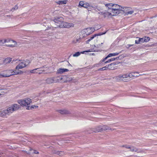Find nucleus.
Here are the masks:
<instances>
[{"label": "nucleus", "instance_id": "nucleus-1", "mask_svg": "<svg viewBox=\"0 0 157 157\" xmlns=\"http://www.w3.org/2000/svg\"><path fill=\"white\" fill-rule=\"evenodd\" d=\"M54 21L57 26L55 28H69L74 26V25L72 23L64 22L63 18L61 17L55 18L54 19Z\"/></svg>", "mask_w": 157, "mask_h": 157}, {"label": "nucleus", "instance_id": "nucleus-2", "mask_svg": "<svg viewBox=\"0 0 157 157\" xmlns=\"http://www.w3.org/2000/svg\"><path fill=\"white\" fill-rule=\"evenodd\" d=\"M114 130V129L111 128L109 126L106 125H101L98 126L95 128L92 129H90L88 131V133H90L92 132H99L107 130H111L113 131Z\"/></svg>", "mask_w": 157, "mask_h": 157}, {"label": "nucleus", "instance_id": "nucleus-3", "mask_svg": "<svg viewBox=\"0 0 157 157\" xmlns=\"http://www.w3.org/2000/svg\"><path fill=\"white\" fill-rule=\"evenodd\" d=\"M62 79V78L60 77H56L53 78H49L45 80L46 82L48 84L54 83H56L59 82Z\"/></svg>", "mask_w": 157, "mask_h": 157}, {"label": "nucleus", "instance_id": "nucleus-4", "mask_svg": "<svg viewBox=\"0 0 157 157\" xmlns=\"http://www.w3.org/2000/svg\"><path fill=\"white\" fill-rule=\"evenodd\" d=\"M18 103L22 106H26L30 104L32 102L30 98H25L24 99L19 100Z\"/></svg>", "mask_w": 157, "mask_h": 157}, {"label": "nucleus", "instance_id": "nucleus-5", "mask_svg": "<svg viewBox=\"0 0 157 157\" xmlns=\"http://www.w3.org/2000/svg\"><path fill=\"white\" fill-rule=\"evenodd\" d=\"M115 79L118 81L126 82L127 80L126 74L123 75L120 74L114 77Z\"/></svg>", "mask_w": 157, "mask_h": 157}, {"label": "nucleus", "instance_id": "nucleus-6", "mask_svg": "<svg viewBox=\"0 0 157 157\" xmlns=\"http://www.w3.org/2000/svg\"><path fill=\"white\" fill-rule=\"evenodd\" d=\"M4 77H9L14 75V70L9 69L3 71Z\"/></svg>", "mask_w": 157, "mask_h": 157}, {"label": "nucleus", "instance_id": "nucleus-7", "mask_svg": "<svg viewBox=\"0 0 157 157\" xmlns=\"http://www.w3.org/2000/svg\"><path fill=\"white\" fill-rule=\"evenodd\" d=\"M7 40L6 43H7L8 44L6 45V46L14 47L17 45V43L15 41L9 39H7Z\"/></svg>", "mask_w": 157, "mask_h": 157}, {"label": "nucleus", "instance_id": "nucleus-8", "mask_svg": "<svg viewBox=\"0 0 157 157\" xmlns=\"http://www.w3.org/2000/svg\"><path fill=\"white\" fill-rule=\"evenodd\" d=\"M105 6L108 7V9H114L117 8H123V7L117 4H113L112 3L107 4L105 5Z\"/></svg>", "mask_w": 157, "mask_h": 157}, {"label": "nucleus", "instance_id": "nucleus-9", "mask_svg": "<svg viewBox=\"0 0 157 157\" xmlns=\"http://www.w3.org/2000/svg\"><path fill=\"white\" fill-rule=\"evenodd\" d=\"M110 10V11L112 12L113 16L116 15L117 14H119L120 13V11L122 10V8H117L114 9H109Z\"/></svg>", "mask_w": 157, "mask_h": 157}, {"label": "nucleus", "instance_id": "nucleus-10", "mask_svg": "<svg viewBox=\"0 0 157 157\" xmlns=\"http://www.w3.org/2000/svg\"><path fill=\"white\" fill-rule=\"evenodd\" d=\"M110 11V10L108 9L107 11H105L104 17L110 18L112 17L113 15L112 14V12Z\"/></svg>", "mask_w": 157, "mask_h": 157}, {"label": "nucleus", "instance_id": "nucleus-11", "mask_svg": "<svg viewBox=\"0 0 157 157\" xmlns=\"http://www.w3.org/2000/svg\"><path fill=\"white\" fill-rule=\"evenodd\" d=\"M129 149V151L132 152H137L138 153H141L144 152L142 150H138L136 148L130 146H129V148H128Z\"/></svg>", "mask_w": 157, "mask_h": 157}, {"label": "nucleus", "instance_id": "nucleus-12", "mask_svg": "<svg viewBox=\"0 0 157 157\" xmlns=\"http://www.w3.org/2000/svg\"><path fill=\"white\" fill-rule=\"evenodd\" d=\"M88 11H91L93 10H96V11H99L100 10L98 8L97 6H92L90 4H89L87 8Z\"/></svg>", "mask_w": 157, "mask_h": 157}, {"label": "nucleus", "instance_id": "nucleus-13", "mask_svg": "<svg viewBox=\"0 0 157 157\" xmlns=\"http://www.w3.org/2000/svg\"><path fill=\"white\" fill-rule=\"evenodd\" d=\"M45 66H43V67H41L40 68H36V69H34L33 70H31L30 71V73H37V72L36 71L38 70L39 71H42L39 72V74H41L42 73H44V70H42V69L43 68H45Z\"/></svg>", "mask_w": 157, "mask_h": 157}, {"label": "nucleus", "instance_id": "nucleus-14", "mask_svg": "<svg viewBox=\"0 0 157 157\" xmlns=\"http://www.w3.org/2000/svg\"><path fill=\"white\" fill-rule=\"evenodd\" d=\"M85 33L87 35H89L93 33L95 31L94 28H88L85 29Z\"/></svg>", "mask_w": 157, "mask_h": 157}, {"label": "nucleus", "instance_id": "nucleus-15", "mask_svg": "<svg viewBox=\"0 0 157 157\" xmlns=\"http://www.w3.org/2000/svg\"><path fill=\"white\" fill-rule=\"evenodd\" d=\"M12 108L11 106L9 107L6 110H4V112L6 114H9L12 113L14 111Z\"/></svg>", "mask_w": 157, "mask_h": 157}, {"label": "nucleus", "instance_id": "nucleus-16", "mask_svg": "<svg viewBox=\"0 0 157 157\" xmlns=\"http://www.w3.org/2000/svg\"><path fill=\"white\" fill-rule=\"evenodd\" d=\"M106 33V32H105L104 33H97V34H94V35H93L90 38V39H89L87 40L86 41V42L87 43H88L89 42L92 40L93 39L94 37L96 36H100V35H102V34H105Z\"/></svg>", "mask_w": 157, "mask_h": 157}, {"label": "nucleus", "instance_id": "nucleus-17", "mask_svg": "<svg viewBox=\"0 0 157 157\" xmlns=\"http://www.w3.org/2000/svg\"><path fill=\"white\" fill-rule=\"evenodd\" d=\"M69 70L67 69L60 68L57 70L56 73L58 74H62L64 72H67Z\"/></svg>", "mask_w": 157, "mask_h": 157}, {"label": "nucleus", "instance_id": "nucleus-18", "mask_svg": "<svg viewBox=\"0 0 157 157\" xmlns=\"http://www.w3.org/2000/svg\"><path fill=\"white\" fill-rule=\"evenodd\" d=\"M30 63L29 60L25 61L22 60L20 63L21 64V65L23 66V68L26 66L28 64Z\"/></svg>", "mask_w": 157, "mask_h": 157}, {"label": "nucleus", "instance_id": "nucleus-19", "mask_svg": "<svg viewBox=\"0 0 157 157\" xmlns=\"http://www.w3.org/2000/svg\"><path fill=\"white\" fill-rule=\"evenodd\" d=\"M118 64V62H117L116 63H113L108 65H107L108 67V69L110 70L113 69V68H114V66Z\"/></svg>", "mask_w": 157, "mask_h": 157}, {"label": "nucleus", "instance_id": "nucleus-20", "mask_svg": "<svg viewBox=\"0 0 157 157\" xmlns=\"http://www.w3.org/2000/svg\"><path fill=\"white\" fill-rule=\"evenodd\" d=\"M53 153L60 156H62L65 154V152L64 151H59L57 150H55L53 152Z\"/></svg>", "mask_w": 157, "mask_h": 157}, {"label": "nucleus", "instance_id": "nucleus-21", "mask_svg": "<svg viewBox=\"0 0 157 157\" xmlns=\"http://www.w3.org/2000/svg\"><path fill=\"white\" fill-rule=\"evenodd\" d=\"M59 112L62 114H69L70 113V112L69 111L64 109V110H60L58 111Z\"/></svg>", "mask_w": 157, "mask_h": 157}, {"label": "nucleus", "instance_id": "nucleus-22", "mask_svg": "<svg viewBox=\"0 0 157 157\" xmlns=\"http://www.w3.org/2000/svg\"><path fill=\"white\" fill-rule=\"evenodd\" d=\"M132 73L133 78L138 77L140 76H141L142 75H146L145 74H139V73L138 72H132Z\"/></svg>", "mask_w": 157, "mask_h": 157}, {"label": "nucleus", "instance_id": "nucleus-23", "mask_svg": "<svg viewBox=\"0 0 157 157\" xmlns=\"http://www.w3.org/2000/svg\"><path fill=\"white\" fill-rule=\"evenodd\" d=\"M11 61V58H7L3 60V63L6 64L7 63H10Z\"/></svg>", "mask_w": 157, "mask_h": 157}, {"label": "nucleus", "instance_id": "nucleus-24", "mask_svg": "<svg viewBox=\"0 0 157 157\" xmlns=\"http://www.w3.org/2000/svg\"><path fill=\"white\" fill-rule=\"evenodd\" d=\"M12 107L13 111L17 110L20 108V106L17 104H14L11 106Z\"/></svg>", "mask_w": 157, "mask_h": 157}, {"label": "nucleus", "instance_id": "nucleus-25", "mask_svg": "<svg viewBox=\"0 0 157 157\" xmlns=\"http://www.w3.org/2000/svg\"><path fill=\"white\" fill-rule=\"evenodd\" d=\"M17 70L15 69L14 70V75H17L19 74H21L23 73V71L20 70H18L17 71Z\"/></svg>", "mask_w": 157, "mask_h": 157}, {"label": "nucleus", "instance_id": "nucleus-26", "mask_svg": "<svg viewBox=\"0 0 157 157\" xmlns=\"http://www.w3.org/2000/svg\"><path fill=\"white\" fill-rule=\"evenodd\" d=\"M7 39L0 40V46H4L5 43H6Z\"/></svg>", "mask_w": 157, "mask_h": 157}, {"label": "nucleus", "instance_id": "nucleus-27", "mask_svg": "<svg viewBox=\"0 0 157 157\" xmlns=\"http://www.w3.org/2000/svg\"><path fill=\"white\" fill-rule=\"evenodd\" d=\"M126 74V75L127 78L128 77L130 78H133L132 72H131L130 73H128Z\"/></svg>", "mask_w": 157, "mask_h": 157}, {"label": "nucleus", "instance_id": "nucleus-28", "mask_svg": "<svg viewBox=\"0 0 157 157\" xmlns=\"http://www.w3.org/2000/svg\"><path fill=\"white\" fill-rule=\"evenodd\" d=\"M130 8L127 7H123L122 10L121 11H123L125 14L126 12L129 10Z\"/></svg>", "mask_w": 157, "mask_h": 157}, {"label": "nucleus", "instance_id": "nucleus-29", "mask_svg": "<svg viewBox=\"0 0 157 157\" xmlns=\"http://www.w3.org/2000/svg\"><path fill=\"white\" fill-rule=\"evenodd\" d=\"M23 66L21 65V64L19 63V64L16 67L15 69L16 70H19V69H21L22 68H23Z\"/></svg>", "mask_w": 157, "mask_h": 157}, {"label": "nucleus", "instance_id": "nucleus-30", "mask_svg": "<svg viewBox=\"0 0 157 157\" xmlns=\"http://www.w3.org/2000/svg\"><path fill=\"white\" fill-rule=\"evenodd\" d=\"M114 60H115V59H114V58H113L111 59H108L107 61H105V62L104 63L105 64H106V63H109L110 62L112 61H114Z\"/></svg>", "mask_w": 157, "mask_h": 157}, {"label": "nucleus", "instance_id": "nucleus-31", "mask_svg": "<svg viewBox=\"0 0 157 157\" xmlns=\"http://www.w3.org/2000/svg\"><path fill=\"white\" fill-rule=\"evenodd\" d=\"M120 147L122 148L124 147L127 149H128V148H129V145L127 144L121 145L120 146Z\"/></svg>", "mask_w": 157, "mask_h": 157}, {"label": "nucleus", "instance_id": "nucleus-32", "mask_svg": "<svg viewBox=\"0 0 157 157\" xmlns=\"http://www.w3.org/2000/svg\"><path fill=\"white\" fill-rule=\"evenodd\" d=\"M120 53V52L119 53H110L109 54V56H110V55H111L110 56V57H111L113 56H117V55H118Z\"/></svg>", "mask_w": 157, "mask_h": 157}, {"label": "nucleus", "instance_id": "nucleus-33", "mask_svg": "<svg viewBox=\"0 0 157 157\" xmlns=\"http://www.w3.org/2000/svg\"><path fill=\"white\" fill-rule=\"evenodd\" d=\"M18 8V7L17 5H16L10 10V11L13 12L14 10H17Z\"/></svg>", "mask_w": 157, "mask_h": 157}, {"label": "nucleus", "instance_id": "nucleus-34", "mask_svg": "<svg viewBox=\"0 0 157 157\" xmlns=\"http://www.w3.org/2000/svg\"><path fill=\"white\" fill-rule=\"evenodd\" d=\"M80 53L79 52H77L73 55V57H77L79 56Z\"/></svg>", "mask_w": 157, "mask_h": 157}, {"label": "nucleus", "instance_id": "nucleus-35", "mask_svg": "<svg viewBox=\"0 0 157 157\" xmlns=\"http://www.w3.org/2000/svg\"><path fill=\"white\" fill-rule=\"evenodd\" d=\"M90 3L87 2L84 3V6L83 7L84 8L87 9Z\"/></svg>", "mask_w": 157, "mask_h": 157}, {"label": "nucleus", "instance_id": "nucleus-36", "mask_svg": "<svg viewBox=\"0 0 157 157\" xmlns=\"http://www.w3.org/2000/svg\"><path fill=\"white\" fill-rule=\"evenodd\" d=\"M110 56L109 55L106 56V57L105 58H104V59H103L102 60V62H104L105 63V61L109 57H110V56L111 55H110Z\"/></svg>", "mask_w": 157, "mask_h": 157}, {"label": "nucleus", "instance_id": "nucleus-37", "mask_svg": "<svg viewBox=\"0 0 157 157\" xmlns=\"http://www.w3.org/2000/svg\"><path fill=\"white\" fill-rule=\"evenodd\" d=\"M107 69H108L107 66H106L105 67H103L102 68L99 69V70H104Z\"/></svg>", "mask_w": 157, "mask_h": 157}, {"label": "nucleus", "instance_id": "nucleus-38", "mask_svg": "<svg viewBox=\"0 0 157 157\" xmlns=\"http://www.w3.org/2000/svg\"><path fill=\"white\" fill-rule=\"evenodd\" d=\"M134 11H129L128 10V12H126V15H128V14H132L133 13Z\"/></svg>", "mask_w": 157, "mask_h": 157}, {"label": "nucleus", "instance_id": "nucleus-39", "mask_svg": "<svg viewBox=\"0 0 157 157\" xmlns=\"http://www.w3.org/2000/svg\"><path fill=\"white\" fill-rule=\"evenodd\" d=\"M144 39L145 42H147L150 40V38L148 37H144Z\"/></svg>", "mask_w": 157, "mask_h": 157}, {"label": "nucleus", "instance_id": "nucleus-40", "mask_svg": "<svg viewBox=\"0 0 157 157\" xmlns=\"http://www.w3.org/2000/svg\"><path fill=\"white\" fill-rule=\"evenodd\" d=\"M67 0H64L63 1H61V5L65 4L67 3Z\"/></svg>", "mask_w": 157, "mask_h": 157}, {"label": "nucleus", "instance_id": "nucleus-41", "mask_svg": "<svg viewBox=\"0 0 157 157\" xmlns=\"http://www.w3.org/2000/svg\"><path fill=\"white\" fill-rule=\"evenodd\" d=\"M135 43L136 44H139L140 43H141L140 38H139V39L138 40H136Z\"/></svg>", "mask_w": 157, "mask_h": 157}, {"label": "nucleus", "instance_id": "nucleus-42", "mask_svg": "<svg viewBox=\"0 0 157 157\" xmlns=\"http://www.w3.org/2000/svg\"><path fill=\"white\" fill-rule=\"evenodd\" d=\"M5 90V89H0V95L4 94V90Z\"/></svg>", "mask_w": 157, "mask_h": 157}, {"label": "nucleus", "instance_id": "nucleus-43", "mask_svg": "<svg viewBox=\"0 0 157 157\" xmlns=\"http://www.w3.org/2000/svg\"><path fill=\"white\" fill-rule=\"evenodd\" d=\"M84 3L82 1H80V2L79 4V6H81V7H83L84 6Z\"/></svg>", "mask_w": 157, "mask_h": 157}, {"label": "nucleus", "instance_id": "nucleus-44", "mask_svg": "<svg viewBox=\"0 0 157 157\" xmlns=\"http://www.w3.org/2000/svg\"><path fill=\"white\" fill-rule=\"evenodd\" d=\"M2 74H3V71L0 72V78H5L4 75Z\"/></svg>", "mask_w": 157, "mask_h": 157}, {"label": "nucleus", "instance_id": "nucleus-45", "mask_svg": "<svg viewBox=\"0 0 157 157\" xmlns=\"http://www.w3.org/2000/svg\"><path fill=\"white\" fill-rule=\"evenodd\" d=\"M140 39L141 40V43L145 42L144 40V37H143V38H140Z\"/></svg>", "mask_w": 157, "mask_h": 157}, {"label": "nucleus", "instance_id": "nucleus-46", "mask_svg": "<svg viewBox=\"0 0 157 157\" xmlns=\"http://www.w3.org/2000/svg\"><path fill=\"white\" fill-rule=\"evenodd\" d=\"M32 109H36L38 108V106L36 105H32L31 106Z\"/></svg>", "mask_w": 157, "mask_h": 157}, {"label": "nucleus", "instance_id": "nucleus-47", "mask_svg": "<svg viewBox=\"0 0 157 157\" xmlns=\"http://www.w3.org/2000/svg\"><path fill=\"white\" fill-rule=\"evenodd\" d=\"M99 13L101 15H103V16L104 17V14H105V11L104 12H100Z\"/></svg>", "mask_w": 157, "mask_h": 157}, {"label": "nucleus", "instance_id": "nucleus-48", "mask_svg": "<svg viewBox=\"0 0 157 157\" xmlns=\"http://www.w3.org/2000/svg\"><path fill=\"white\" fill-rule=\"evenodd\" d=\"M26 109H32L31 106H27V108H26Z\"/></svg>", "mask_w": 157, "mask_h": 157}, {"label": "nucleus", "instance_id": "nucleus-49", "mask_svg": "<svg viewBox=\"0 0 157 157\" xmlns=\"http://www.w3.org/2000/svg\"><path fill=\"white\" fill-rule=\"evenodd\" d=\"M56 3L59 5H61V1L56 2Z\"/></svg>", "mask_w": 157, "mask_h": 157}, {"label": "nucleus", "instance_id": "nucleus-50", "mask_svg": "<svg viewBox=\"0 0 157 157\" xmlns=\"http://www.w3.org/2000/svg\"><path fill=\"white\" fill-rule=\"evenodd\" d=\"M34 153L36 154H38L39 152L37 151H34Z\"/></svg>", "mask_w": 157, "mask_h": 157}, {"label": "nucleus", "instance_id": "nucleus-51", "mask_svg": "<svg viewBox=\"0 0 157 157\" xmlns=\"http://www.w3.org/2000/svg\"><path fill=\"white\" fill-rule=\"evenodd\" d=\"M119 58V57H118L116 58H114V59H115V60H118Z\"/></svg>", "mask_w": 157, "mask_h": 157}, {"label": "nucleus", "instance_id": "nucleus-52", "mask_svg": "<svg viewBox=\"0 0 157 157\" xmlns=\"http://www.w3.org/2000/svg\"><path fill=\"white\" fill-rule=\"evenodd\" d=\"M6 17H9V18H10L11 17V16L10 15H6V16H5Z\"/></svg>", "mask_w": 157, "mask_h": 157}, {"label": "nucleus", "instance_id": "nucleus-53", "mask_svg": "<svg viewBox=\"0 0 157 157\" xmlns=\"http://www.w3.org/2000/svg\"><path fill=\"white\" fill-rule=\"evenodd\" d=\"M66 63L68 65H71L68 62H66Z\"/></svg>", "mask_w": 157, "mask_h": 157}, {"label": "nucleus", "instance_id": "nucleus-54", "mask_svg": "<svg viewBox=\"0 0 157 157\" xmlns=\"http://www.w3.org/2000/svg\"><path fill=\"white\" fill-rule=\"evenodd\" d=\"M132 45H130V44H128V46L129 47H131V46H132Z\"/></svg>", "mask_w": 157, "mask_h": 157}, {"label": "nucleus", "instance_id": "nucleus-55", "mask_svg": "<svg viewBox=\"0 0 157 157\" xmlns=\"http://www.w3.org/2000/svg\"><path fill=\"white\" fill-rule=\"evenodd\" d=\"M101 44H98V45H97V47H98L99 46H101Z\"/></svg>", "mask_w": 157, "mask_h": 157}, {"label": "nucleus", "instance_id": "nucleus-56", "mask_svg": "<svg viewBox=\"0 0 157 157\" xmlns=\"http://www.w3.org/2000/svg\"><path fill=\"white\" fill-rule=\"evenodd\" d=\"M90 51H84V52H83L82 53H83L84 52H90Z\"/></svg>", "mask_w": 157, "mask_h": 157}, {"label": "nucleus", "instance_id": "nucleus-57", "mask_svg": "<svg viewBox=\"0 0 157 157\" xmlns=\"http://www.w3.org/2000/svg\"><path fill=\"white\" fill-rule=\"evenodd\" d=\"M38 71V70H36V72H37V73H38V71Z\"/></svg>", "mask_w": 157, "mask_h": 157}, {"label": "nucleus", "instance_id": "nucleus-58", "mask_svg": "<svg viewBox=\"0 0 157 157\" xmlns=\"http://www.w3.org/2000/svg\"><path fill=\"white\" fill-rule=\"evenodd\" d=\"M32 150V149H31V148H30V151H31Z\"/></svg>", "mask_w": 157, "mask_h": 157}, {"label": "nucleus", "instance_id": "nucleus-59", "mask_svg": "<svg viewBox=\"0 0 157 157\" xmlns=\"http://www.w3.org/2000/svg\"><path fill=\"white\" fill-rule=\"evenodd\" d=\"M2 64L1 63H0V65H1Z\"/></svg>", "mask_w": 157, "mask_h": 157}, {"label": "nucleus", "instance_id": "nucleus-60", "mask_svg": "<svg viewBox=\"0 0 157 157\" xmlns=\"http://www.w3.org/2000/svg\"><path fill=\"white\" fill-rule=\"evenodd\" d=\"M103 44V43H101V44Z\"/></svg>", "mask_w": 157, "mask_h": 157}, {"label": "nucleus", "instance_id": "nucleus-61", "mask_svg": "<svg viewBox=\"0 0 157 157\" xmlns=\"http://www.w3.org/2000/svg\"><path fill=\"white\" fill-rule=\"evenodd\" d=\"M29 153V152L28 153Z\"/></svg>", "mask_w": 157, "mask_h": 157}]
</instances>
